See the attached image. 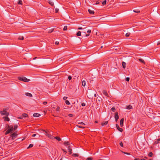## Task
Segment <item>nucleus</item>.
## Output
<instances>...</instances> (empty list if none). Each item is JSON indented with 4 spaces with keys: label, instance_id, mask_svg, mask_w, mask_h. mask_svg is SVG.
<instances>
[{
    "label": "nucleus",
    "instance_id": "39448f33",
    "mask_svg": "<svg viewBox=\"0 0 160 160\" xmlns=\"http://www.w3.org/2000/svg\"><path fill=\"white\" fill-rule=\"evenodd\" d=\"M17 132H16L11 135L10 138H12V139H14L17 137Z\"/></svg>",
    "mask_w": 160,
    "mask_h": 160
},
{
    "label": "nucleus",
    "instance_id": "2eb2a0df",
    "mask_svg": "<svg viewBox=\"0 0 160 160\" xmlns=\"http://www.w3.org/2000/svg\"><path fill=\"white\" fill-rule=\"evenodd\" d=\"M122 65L123 68L125 69L126 68V63L124 62H122Z\"/></svg>",
    "mask_w": 160,
    "mask_h": 160
},
{
    "label": "nucleus",
    "instance_id": "3c124183",
    "mask_svg": "<svg viewBox=\"0 0 160 160\" xmlns=\"http://www.w3.org/2000/svg\"><path fill=\"white\" fill-rule=\"evenodd\" d=\"M119 144L120 146L122 147H123V144L122 142H121Z\"/></svg>",
    "mask_w": 160,
    "mask_h": 160
},
{
    "label": "nucleus",
    "instance_id": "bf43d9fd",
    "mask_svg": "<svg viewBox=\"0 0 160 160\" xmlns=\"http://www.w3.org/2000/svg\"><path fill=\"white\" fill-rule=\"evenodd\" d=\"M47 103V102L46 101H44L43 102V104L44 105H46Z\"/></svg>",
    "mask_w": 160,
    "mask_h": 160
},
{
    "label": "nucleus",
    "instance_id": "1a4fd4ad",
    "mask_svg": "<svg viewBox=\"0 0 160 160\" xmlns=\"http://www.w3.org/2000/svg\"><path fill=\"white\" fill-rule=\"evenodd\" d=\"M116 127L118 129V130L120 131V132H122L123 131V129L122 128H121L119 127V126L118 125L116 124Z\"/></svg>",
    "mask_w": 160,
    "mask_h": 160
},
{
    "label": "nucleus",
    "instance_id": "864d4df0",
    "mask_svg": "<svg viewBox=\"0 0 160 160\" xmlns=\"http://www.w3.org/2000/svg\"><path fill=\"white\" fill-rule=\"evenodd\" d=\"M89 35V34H87L86 32L84 33V36H88Z\"/></svg>",
    "mask_w": 160,
    "mask_h": 160
},
{
    "label": "nucleus",
    "instance_id": "c85d7f7f",
    "mask_svg": "<svg viewBox=\"0 0 160 160\" xmlns=\"http://www.w3.org/2000/svg\"><path fill=\"white\" fill-rule=\"evenodd\" d=\"M130 35V33L129 32L126 33L125 34V36L126 37H128Z\"/></svg>",
    "mask_w": 160,
    "mask_h": 160
},
{
    "label": "nucleus",
    "instance_id": "4d7b16f0",
    "mask_svg": "<svg viewBox=\"0 0 160 160\" xmlns=\"http://www.w3.org/2000/svg\"><path fill=\"white\" fill-rule=\"evenodd\" d=\"M55 43L56 45H58L59 44V42L58 41H56L55 42Z\"/></svg>",
    "mask_w": 160,
    "mask_h": 160
},
{
    "label": "nucleus",
    "instance_id": "4be33fe9",
    "mask_svg": "<svg viewBox=\"0 0 160 160\" xmlns=\"http://www.w3.org/2000/svg\"><path fill=\"white\" fill-rule=\"evenodd\" d=\"M132 108V106L131 105H129L127 106L126 109H130Z\"/></svg>",
    "mask_w": 160,
    "mask_h": 160
},
{
    "label": "nucleus",
    "instance_id": "4c0bfd02",
    "mask_svg": "<svg viewBox=\"0 0 160 160\" xmlns=\"http://www.w3.org/2000/svg\"><path fill=\"white\" fill-rule=\"evenodd\" d=\"M77 127H78L79 128H85L83 126H81L77 125Z\"/></svg>",
    "mask_w": 160,
    "mask_h": 160
},
{
    "label": "nucleus",
    "instance_id": "7c9ffc66",
    "mask_svg": "<svg viewBox=\"0 0 160 160\" xmlns=\"http://www.w3.org/2000/svg\"><path fill=\"white\" fill-rule=\"evenodd\" d=\"M133 11L135 12H136V13H139L140 12V11L139 10H134Z\"/></svg>",
    "mask_w": 160,
    "mask_h": 160
},
{
    "label": "nucleus",
    "instance_id": "79ce46f5",
    "mask_svg": "<svg viewBox=\"0 0 160 160\" xmlns=\"http://www.w3.org/2000/svg\"><path fill=\"white\" fill-rule=\"evenodd\" d=\"M102 99L101 98L99 97V98H97V100L99 102H100L101 100Z\"/></svg>",
    "mask_w": 160,
    "mask_h": 160
},
{
    "label": "nucleus",
    "instance_id": "0eeeda50",
    "mask_svg": "<svg viewBox=\"0 0 160 160\" xmlns=\"http://www.w3.org/2000/svg\"><path fill=\"white\" fill-rule=\"evenodd\" d=\"M8 130H10V133L12 132L14 130L13 127L12 126H9L8 125Z\"/></svg>",
    "mask_w": 160,
    "mask_h": 160
},
{
    "label": "nucleus",
    "instance_id": "a878e982",
    "mask_svg": "<svg viewBox=\"0 0 160 160\" xmlns=\"http://www.w3.org/2000/svg\"><path fill=\"white\" fill-rule=\"evenodd\" d=\"M139 61L140 62H141L142 63H145V62L144 61V60L141 58H139Z\"/></svg>",
    "mask_w": 160,
    "mask_h": 160
},
{
    "label": "nucleus",
    "instance_id": "8fccbe9b",
    "mask_svg": "<svg viewBox=\"0 0 160 160\" xmlns=\"http://www.w3.org/2000/svg\"><path fill=\"white\" fill-rule=\"evenodd\" d=\"M58 11H59V9L58 8H56L55 9V12L56 13L58 12Z\"/></svg>",
    "mask_w": 160,
    "mask_h": 160
},
{
    "label": "nucleus",
    "instance_id": "f704fd0d",
    "mask_svg": "<svg viewBox=\"0 0 160 160\" xmlns=\"http://www.w3.org/2000/svg\"><path fill=\"white\" fill-rule=\"evenodd\" d=\"M10 133V130H7L5 132V135H7Z\"/></svg>",
    "mask_w": 160,
    "mask_h": 160
},
{
    "label": "nucleus",
    "instance_id": "5fc2aeb1",
    "mask_svg": "<svg viewBox=\"0 0 160 160\" xmlns=\"http://www.w3.org/2000/svg\"><path fill=\"white\" fill-rule=\"evenodd\" d=\"M68 98V97H64L63 98V99L64 100H66V99Z\"/></svg>",
    "mask_w": 160,
    "mask_h": 160
},
{
    "label": "nucleus",
    "instance_id": "6e6552de",
    "mask_svg": "<svg viewBox=\"0 0 160 160\" xmlns=\"http://www.w3.org/2000/svg\"><path fill=\"white\" fill-rule=\"evenodd\" d=\"M114 118L115 121L116 122H117L118 120V119L119 118V116L118 114V113L117 112H115Z\"/></svg>",
    "mask_w": 160,
    "mask_h": 160
},
{
    "label": "nucleus",
    "instance_id": "cd10ccee",
    "mask_svg": "<svg viewBox=\"0 0 160 160\" xmlns=\"http://www.w3.org/2000/svg\"><path fill=\"white\" fill-rule=\"evenodd\" d=\"M111 110L113 112H115L116 111V108L115 107H113L111 108Z\"/></svg>",
    "mask_w": 160,
    "mask_h": 160
},
{
    "label": "nucleus",
    "instance_id": "423d86ee",
    "mask_svg": "<svg viewBox=\"0 0 160 160\" xmlns=\"http://www.w3.org/2000/svg\"><path fill=\"white\" fill-rule=\"evenodd\" d=\"M8 130H10V133L12 132L14 130L13 127L12 126H9L8 125Z\"/></svg>",
    "mask_w": 160,
    "mask_h": 160
},
{
    "label": "nucleus",
    "instance_id": "c756f323",
    "mask_svg": "<svg viewBox=\"0 0 160 160\" xmlns=\"http://www.w3.org/2000/svg\"><path fill=\"white\" fill-rule=\"evenodd\" d=\"M65 103L67 105H68L70 104V103L69 102L68 100H66Z\"/></svg>",
    "mask_w": 160,
    "mask_h": 160
},
{
    "label": "nucleus",
    "instance_id": "5701e85b",
    "mask_svg": "<svg viewBox=\"0 0 160 160\" xmlns=\"http://www.w3.org/2000/svg\"><path fill=\"white\" fill-rule=\"evenodd\" d=\"M81 32L80 31H78L77 32V33L76 34V35L78 36H81Z\"/></svg>",
    "mask_w": 160,
    "mask_h": 160
},
{
    "label": "nucleus",
    "instance_id": "473e14b6",
    "mask_svg": "<svg viewBox=\"0 0 160 160\" xmlns=\"http://www.w3.org/2000/svg\"><path fill=\"white\" fill-rule=\"evenodd\" d=\"M36 136L38 137L39 135L38 134H34L32 135V137H35Z\"/></svg>",
    "mask_w": 160,
    "mask_h": 160
},
{
    "label": "nucleus",
    "instance_id": "052dcab7",
    "mask_svg": "<svg viewBox=\"0 0 160 160\" xmlns=\"http://www.w3.org/2000/svg\"><path fill=\"white\" fill-rule=\"evenodd\" d=\"M62 150L63 151V152H65V153H67V152L64 149H62Z\"/></svg>",
    "mask_w": 160,
    "mask_h": 160
},
{
    "label": "nucleus",
    "instance_id": "f257e3e1",
    "mask_svg": "<svg viewBox=\"0 0 160 160\" xmlns=\"http://www.w3.org/2000/svg\"><path fill=\"white\" fill-rule=\"evenodd\" d=\"M63 144L68 148L69 154H71L72 153V148L74 147V144L68 141L64 142Z\"/></svg>",
    "mask_w": 160,
    "mask_h": 160
},
{
    "label": "nucleus",
    "instance_id": "c9c22d12",
    "mask_svg": "<svg viewBox=\"0 0 160 160\" xmlns=\"http://www.w3.org/2000/svg\"><path fill=\"white\" fill-rule=\"evenodd\" d=\"M49 4L50 5H51V6H53L54 5V3L53 2H51V1H49Z\"/></svg>",
    "mask_w": 160,
    "mask_h": 160
},
{
    "label": "nucleus",
    "instance_id": "de8ad7c7",
    "mask_svg": "<svg viewBox=\"0 0 160 160\" xmlns=\"http://www.w3.org/2000/svg\"><path fill=\"white\" fill-rule=\"evenodd\" d=\"M78 124H80L81 125H85V124L83 122H79Z\"/></svg>",
    "mask_w": 160,
    "mask_h": 160
},
{
    "label": "nucleus",
    "instance_id": "dca6fc26",
    "mask_svg": "<svg viewBox=\"0 0 160 160\" xmlns=\"http://www.w3.org/2000/svg\"><path fill=\"white\" fill-rule=\"evenodd\" d=\"M25 95L26 96H28L30 97H32V94L30 93H28V92L25 93Z\"/></svg>",
    "mask_w": 160,
    "mask_h": 160
},
{
    "label": "nucleus",
    "instance_id": "603ef678",
    "mask_svg": "<svg viewBox=\"0 0 160 160\" xmlns=\"http://www.w3.org/2000/svg\"><path fill=\"white\" fill-rule=\"evenodd\" d=\"M81 105H82V106L84 107V106H85L86 104H85V103H82L81 104Z\"/></svg>",
    "mask_w": 160,
    "mask_h": 160
},
{
    "label": "nucleus",
    "instance_id": "774afa93",
    "mask_svg": "<svg viewBox=\"0 0 160 160\" xmlns=\"http://www.w3.org/2000/svg\"><path fill=\"white\" fill-rule=\"evenodd\" d=\"M94 97H96L97 96V95H96V93H95V94H94Z\"/></svg>",
    "mask_w": 160,
    "mask_h": 160
},
{
    "label": "nucleus",
    "instance_id": "69168bd1",
    "mask_svg": "<svg viewBox=\"0 0 160 160\" xmlns=\"http://www.w3.org/2000/svg\"><path fill=\"white\" fill-rule=\"evenodd\" d=\"M159 44H160V42H158V43H157V45H159Z\"/></svg>",
    "mask_w": 160,
    "mask_h": 160
},
{
    "label": "nucleus",
    "instance_id": "a19ab883",
    "mask_svg": "<svg viewBox=\"0 0 160 160\" xmlns=\"http://www.w3.org/2000/svg\"><path fill=\"white\" fill-rule=\"evenodd\" d=\"M106 0H104L103 1V2L102 3V4L103 5H105L106 4Z\"/></svg>",
    "mask_w": 160,
    "mask_h": 160
},
{
    "label": "nucleus",
    "instance_id": "f03ea898",
    "mask_svg": "<svg viewBox=\"0 0 160 160\" xmlns=\"http://www.w3.org/2000/svg\"><path fill=\"white\" fill-rule=\"evenodd\" d=\"M18 78L19 80L24 82H28L30 81L29 79H28L24 77H18Z\"/></svg>",
    "mask_w": 160,
    "mask_h": 160
},
{
    "label": "nucleus",
    "instance_id": "6e6d98bb",
    "mask_svg": "<svg viewBox=\"0 0 160 160\" xmlns=\"http://www.w3.org/2000/svg\"><path fill=\"white\" fill-rule=\"evenodd\" d=\"M87 32L88 33H90L91 32V30H88Z\"/></svg>",
    "mask_w": 160,
    "mask_h": 160
},
{
    "label": "nucleus",
    "instance_id": "72a5a7b5",
    "mask_svg": "<svg viewBox=\"0 0 160 160\" xmlns=\"http://www.w3.org/2000/svg\"><path fill=\"white\" fill-rule=\"evenodd\" d=\"M18 39L20 40H23L24 38L23 36H20L18 38Z\"/></svg>",
    "mask_w": 160,
    "mask_h": 160
},
{
    "label": "nucleus",
    "instance_id": "20e7f679",
    "mask_svg": "<svg viewBox=\"0 0 160 160\" xmlns=\"http://www.w3.org/2000/svg\"><path fill=\"white\" fill-rule=\"evenodd\" d=\"M49 138L50 139H56L57 140H61V138L58 137H54L51 134H49L48 136Z\"/></svg>",
    "mask_w": 160,
    "mask_h": 160
},
{
    "label": "nucleus",
    "instance_id": "09e8293b",
    "mask_svg": "<svg viewBox=\"0 0 160 160\" xmlns=\"http://www.w3.org/2000/svg\"><path fill=\"white\" fill-rule=\"evenodd\" d=\"M68 78L69 80H71V79L72 78V77L71 76H69L68 77Z\"/></svg>",
    "mask_w": 160,
    "mask_h": 160
},
{
    "label": "nucleus",
    "instance_id": "393cba45",
    "mask_svg": "<svg viewBox=\"0 0 160 160\" xmlns=\"http://www.w3.org/2000/svg\"><path fill=\"white\" fill-rule=\"evenodd\" d=\"M18 126L17 124H16L14 126V128H13L14 130L15 131L17 128Z\"/></svg>",
    "mask_w": 160,
    "mask_h": 160
},
{
    "label": "nucleus",
    "instance_id": "680f3d73",
    "mask_svg": "<svg viewBox=\"0 0 160 160\" xmlns=\"http://www.w3.org/2000/svg\"><path fill=\"white\" fill-rule=\"evenodd\" d=\"M18 118H20V119H22V118H23V117H22V116H20V117H18Z\"/></svg>",
    "mask_w": 160,
    "mask_h": 160
},
{
    "label": "nucleus",
    "instance_id": "f8f14e48",
    "mask_svg": "<svg viewBox=\"0 0 160 160\" xmlns=\"http://www.w3.org/2000/svg\"><path fill=\"white\" fill-rule=\"evenodd\" d=\"M123 122L124 118H122L120 120V124L121 127H122L123 125Z\"/></svg>",
    "mask_w": 160,
    "mask_h": 160
},
{
    "label": "nucleus",
    "instance_id": "b1692460",
    "mask_svg": "<svg viewBox=\"0 0 160 160\" xmlns=\"http://www.w3.org/2000/svg\"><path fill=\"white\" fill-rule=\"evenodd\" d=\"M82 86L84 87L86 85V82L85 81L83 80L82 81Z\"/></svg>",
    "mask_w": 160,
    "mask_h": 160
},
{
    "label": "nucleus",
    "instance_id": "7ed1b4c3",
    "mask_svg": "<svg viewBox=\"0 0 160 160\" xmlns=\"http://www.w3.org/2000/svg\"><path fill=\"white\" fill-rule=\"evenodd\" d=\"M0 113L2 115H5L8 116L9 115V113L6 111V109L4 108L2 111H0Z\"/></svg>",
    "mask_w": 160,
    "mask_h": 160
},
{
    "label": "nucleus",
    "instance_id": "58836bf2",
    "mask_svg": "<svg viewBox=\"0 0 160 160\" xmlns=\"http://www.w3.org/2000/svg\"><path fill=\"white\" fill-rule=\"evenodd\" d=\"M33 146V144H30L28 146V147L27 148H29L32 147Z\"/></svg>",
    "mask_w": 160,
    "mask_h": 160
},
{
    "label": "nucleus",
    "instance_id": "2f4dec72",
    "mask_svg": "<svg viewBox=\"0 0 160 160\" xmlns=\"http://www.w3.org/2000/svg\"><path fill=\"white\" fill-rule=\"evenodd\" d=\"M72 156L73 157H78V154L76 153H73L72 155Z\"/></svg>",
    "mask_w": 160,
    "mask_h": 160
},
{
    "label": "nucleus",
    "instance_id": "ea45409f",
    "mask_svg": "<svg viewBox=\"0 0 160 160\" xmlns=\"http://www.w3.org/2000/svg\"><path fill=\"white\" fill-rule=\"evenodd\" d=\"M121 151L122 152V153H124V154H127V155H130V154L129 153L127 152H123L122 151Z\"/></svg>",
    "mask_w": 160,
    "mask_h": 160
},
{
    "label": "nucleus",
    "instance_id": "a18cd8bd",
    "mask_svg": "<svg viewBox=\"0 0 160 160\" xmlns=\"http://www.w3.org/2000/svg\"><path fill=\"white\" fill-rule=\"evenodd\" d=\"M60 108V107L59 106H58L56 109V111H59Z\"/></svg>",
    "mask_w": 160,
    "mask_h": 160
},
{
    "label": "nucleus",
    "instance_id": "49530a36",
    "mask_svg": "<svg viewBox=\"0 0 160 160\" xmlns=\"http://www.w3.org/2000/svg\"><path fill=\"white\" fill-rule=\"evenodd\" d=\"M68 116L70 117H72L73 116V115L72 114H68Z\"/></svg>",
    "mask_w": 160,
    "mask_h": 160
},
{
    "label": "nucleus",
    "instance_id": "aec40b11",
    "mask_svg": "<svg viewBox=\"0 0 160 160\" xmlns=\"http://www.w3.org/2000/svg\"><path fill=\"white\" fill-rule=\"evenodd\" d=\"M54 29V28H52L51 29H50L48 30V33H51L53 31Z\"/></svg>",
    "mask_w": 160,
    "mask_h": 160
},
{
    "label": "nucleus",
    "instance_id": "ddd939ff",
    "mask_svg": "<svg viewBox=\"0 0 160 160\" xmlns=\"http://www.w3.org/2000/svg\"><path fill=\"white\" fill-rule=\"evenodd\" d=\"M3 118L4 119V121H10L9 118L7 116L6 117H3Z\"/></svg>",
    "mask_w": 160,
    "mask_h": 160
},
{
    "label": "nucleus",
    "instance_id": "4468645a",
    "mask_svg": "<svg viewBox=\"0 0 160 160\" xmlns=\"http://www.w3.org/2000/svg\"><path fill=\"white\" fill-rule=\"evenodd\" d=\"M40 116V114L39 113H35L33 114V116L34 117H38Z\"/></svg>",
    "mask_w": 160,
    "mask_h": 160
},
{
    "label": "nucleus",
    "instance_id": "e2e57ef3",
    "mask_svg": "<svg viewBox=\"0 0 160 160\" xmlns=\"http://www.w3.org/2000/svg\"><path fill=\"white\" fill-rule=\"evenodd\" d=\"M82 29V28H81V27H79V28H78V30H81V29Z\"/></svg>",
    "mask_w": 160,
    "mask_h": 160
},
{
    "label": "nucleus",
    "instance_id": "412c9836",
    "mask_svg": "<svg viewBox=\"0 0 160 160\" xmlns=\"http://www.w3.org/2000/svg\"><path fill=\"white\" fill-rule=\"evenodd\" d=\"M17 3L18 4L22 5V1L21 0H19L18 1Z\"/></svg>",
    "mask_w": 160,
    "mask_h": 160
},
{
    "label": "nucleus",
    "instance_id": "0e129e2a",
    "mask_svg": "<svg viewBox=\"0 0 160 160\" xmlns=\"http://www.w3.org/2000/svg\"><path fill=\"white\" fill-rule=\"evenodd\" d=\"M99 2L97 1L96 3H95L96 4H99Z\"/></svg>",
    "mask_w": 160,
    "mask_h": 160
},
{
    "label": "nucleus",
    "instance_id": "13d9d810",
    "mask_svg": "<svg viewBox=\"0 0 160 160\" xmlns=\"http://www.w3.org/2000/svg\"><path fill=\"white\" fill-rule=\"evenodd\" d=\"M158 142H159L158 141H156L154 142V144H158Z\"/></svg>",
    "mask_w": 160,
    "mask_h": 160
},
{
    "label": "nucleus",
    "instance_id": "c03bdc74",
    "mask_svg": "<svg viewBox=\"0 0 160 160\" xmlns=\"http://www.w3.org/2000/svg\"><path fill=\"white\" fill-rule=\"evenodd\" d=\"M129 80H130V78H128V77L126 78L125 79L126 81L127 82L129 81Z\"/></svg>",
    "mask_w": 160,
    "mask_h": 160
},
{
    "label": "nucleus",
    "instance_id": "bb28decb",
    "mask_svg": "<svg viewBox=\"0 0 160 160\" xmlns=\"http://www.w3.org/2000/svg\"><path fill=\"white\" fill-rule=\"evenodd\" d=\"M153 155V154L152 152H150L148 154V156L150 157H152Z\"/></svg>",
    "mask_w": 160,
    "mask_h": 160
},
{
    "label": "nucleus",
    "instance_id": "9d476101",
    "mask_svg": "<svg viewBox=\"0 0 160 160\" xmlns=\"http://www.w3.org/2000/svg\"><path fill=\"white\" fill-rule=\"evenodd\" d=\"M41 131L42 132L44 133L47 136H48V135L49 134L48 132L47 131L44 130H41Z\"/></svg>",
    "mask_w": 160,
    "mask_h": 160
},
{
    "label": "nucleus",
    "instance_id": "338daca9",
    "mask_svg": "<svg viewBox=\"0 0 160 160\" xmlns=\"http://www.w3.org/2000/svg\"><path fill=\"white\" fill-rule=\"evenodd\" d=\"M134 160H139V159H138L137 158H136L135 159H134Z\"/></svg>",
    "mask_w": 160,
    "mask_h": 160
},
{
    "label": "nucleus",
    "instance_id": "a211bd4d",
    "mask_svg": "<svg viewBox=\"0 0 160 160\" xmlns=\"http://www.w3.org/2000/svg\"><path fill=\"white\" fill-rule=\"evenodd\" d=\"M88 11L89 13L91 14H94V12L93 11L91 10L90 9H89L88 10Z\"/></svg>",
    "mask_w": 160,
    "mask_h": 160
},
{
    "label": "nucleus",
    "instance_id": "9b49d317",
    "mask_svg": "<svg viewBox=\"0 0 160 160\" xmlns=\"http://www.w3.org/2000/svg\"><path fill=\"white\" fill-rule=\"evenodd\" d=\"M102 93L103 94H104L105 95V96H106V97H108L109 96L108 93H107L106 91L105 90H103L102 91Z\"/></svg>",
    "mask_w": 160,
    "mask_h": 160
},
{
    "label": "nucleus",
    "instance_id": "37998d69",
    "mask_svg": "<svg viewBox=\"0 0 160 160\" xmlns=\"http://www.w3.org/2000/svg\"><path fill=\"white\" fill-rule=\"evenodd\" d=\"M92 157H89L87 158V160H92Z\"/></svg>",
    "mask_w": 160,
    "mask_h": 160
},
{
    "label": "nucleus",
    "instance_id": "6ab92c4d",
    "mask_svg": "<svg viewBox=\"0 0 160 160\" xmlns=\"http://www.w3.org/2000/svg\"><path fill=\"white\" fill-rule=\"evenodd\" d=\"M22 115L23 118H26L28 116V115L26 113H23Z\"/></svg>",
    "mask_w": 160,
    "mask_h": 160
},
{
    "label": "nucleus",
    "instance_id": "f3484780",
    "mask_svg": "<svg viewBox=\"0 0 160 160\" xmlns=\"http://www.w3.org/2000/svg\"><path fill=\"white\" fill-rule=\"evenodd\" d=\"M108 121H105V122H102L101 125L102 126L105 125H106L108 123Z\"/></svg>",
    "mask_w": 160,
    "mask_h": 160
},
{
    "label": "nucleus",
    "instance_id": "e433bc0d",
    "mask_svg": "<svg viewBox=\"0 0 160 160\" xmlns=\"http://www.w3.org/2000/svg\"><path fill=\"white\" fill-rule=\"evenodd\" d=\"M67 26H64V28H63V30L64 31H65V30H67Z\"/></svg>",
    "mask_w": 160,
    "mask_h": 160
}]
</instances>
